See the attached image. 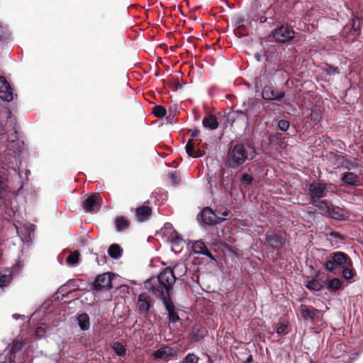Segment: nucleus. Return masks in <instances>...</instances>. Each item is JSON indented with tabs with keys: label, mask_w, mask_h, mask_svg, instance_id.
I'll return each mask as SVG.
<instances>
[{
	"label": "nucleus",
	"mask_w": 363,
	"mask_h": 363,
	"mask_svg": "<svg viewBox=\"0 0 363 363\" xmlns=\"http://www.w3.org/2000/svg\"><path fill=\"white\" fill-rule=\"evenodd\" d=\"M176 281L174 272L170 267L164 269L157 277H152L145 281V288L163 303L171 300L170 292Z\"/></svg>",
	"instance_id": "f257e3e1"
},
{
	"label": "nucleus",
	"mask_w": 363,
	"mask_h": 363,
	"mask_svg": "<svg viewBox=\"0 0 363 363\" xmlns=\"http://www.w3.org/2000/svg\"><path fill=\"white\" fill-rule=\"evenodd\" d=\"M256 155L255 147L249 143L237 144L228 153L233 167L242 164L247 160H252Z\"/></svg>",
	"instance_id": "f03ea898"
},
{
	"label": "nucleus",
	"mask_w": 363,
	"mask_h": 363,
	"mask_svg": "<svg viewBox=\"0 0 363 363\" xmlns=\"http://www.w3.org/2000/svg\"><path fill=\"white\" fill-rule=\"evenodd\" d=\"M263 109V104L257 99L248 98L242 102L241 110H237L234 114L248 123L249 121L255 118Z\"/></svg>",
	"instance_id": "7ed1b4c3"
},
{
	"label": "nucleus",
	"mask_w": 363,
	"mask_h": 363,
	"mask_svg": "<svg viewBox=\"0 0 363 363\" xmlns=\"http://www.w3.org/2000/svg\"><path fill=\"white\" fill-rule=\"evenodd\" d=\"M352 259L343 252H333L325 260L323 265L330 272H335L338 267L342 268L345 265L350 266Z\"/></svg>",
	"instance_id": "20e7f679"
},
{
	"label": "nucleus",
	"mask_w": 363,
	"mask_h": 363,
	"mask_svg": "<svg viewBox=\"0 0 363 363\" xmlns=\"http://www.w3.org/2000/svg\"><path fill=\"white\" fill-rule=\"evenodd\" d=\"M273 38L275 41L280 43H286L294 38L293 28L288 25H282L273 31Z\"/></svg>",
	"instance_id": "39448f33"
},
{
	"label": "nucleus",
	"mask_w": 363,
	"mask_h": 363,
	"mask_svg": "<svg viewBox=\"0 0 363 363\" xmlns=\"http://www.w3.org/2000/svg\"><path fill=\"white\" fill-rule=\"evenodd\" d=\"M113 274L110 272L98 275L94 282V289L102 291L111 288V282Z\"/></svg>",
	"instance_id": "423d86ee"
},
{
	"label": "nucleus",
	"mask_w": 363,
	"mask_h": 363,
	"mask_svg": "<svg viewBox=\"0 0 363 363\" xmlns=\"http://www.w3.org/2000/svg\"><path fill=\"white\" fill-rule=\"evenodd\" d=\"M325 184L321 182H313L309 185L308 196L311 202L319 200L325 196Z\"/></svg>",
	"instance_id": "0eeeda50"
},
{
	"label": "nucleus",
	"mask_w": 363,
	"mask_h": 363,
	"mask_svg": "<svg viewBox=\"0 0 363 363\" xmlns=\"http://www.w3.org/2000/svg\"><path fill=\"white\" fill-rule=\"evenodd\" d=\"M328 281L323 272H317L311 280L306 284V287L311 291H320Z\"/></svg>",
	"instance_id": "6e6552de"
},
{
	"label": "nucleus",
	"mask_w": 363,
	"mask_h": 363,
	"mask_svg": "<svg viewBox=\"0 0 363 363\" xmlns=\"http://www.w3.org/2000/svg\"><path fill=\"white\" fill-rule=\"evenodd\" d=\"M179 350L177 347H171L168 345L163 346L152 353L155 359H168L178 355Z\"/></svg>",
	"instance_id": "1a4fd4ad"
},
{
	"label": "nucleus",
	"mask_w": 363,
	"mask_h": 363,
	"mask_svg": "<svg viewBox=\"0 0 363 363\" xmlns=\"http://www.w3.org/2000/svg\"><path fill=\"white\" fill-rule=\"evenodd\" d=\"M152 306V301L150 296L146 293H142L138 296V308L139 313L147 316Z\"/></svg>",
	"instance_id": "9d476101"
},
{
	"label": "nucleus",
	"mask_w": 363,
	"mask_h": 363,
	"mask_svg": "<svg viewBox=\"0 0 363 363\" xmlns=\"http://www.w3.org/2000/svg\"><path fill=\"white\" fill-rule=\"evenodd\" d=\"M200 216L204 223L211 225L220 223L225 220V218L218 217L209 208H204L201 212Z\"/></svg>",
	"instance_id": "9b49d317"
},
{
	"label": "nucleus",
	"mask_w": 363,
	"mask_h": 363,
	"mask_svg": "<svg viewBox=\"0 0 363 363\" xmlns=\"http://www.w3.org/2000/svg\"><path fill=\"white\" fill-rule=\"evenodd\" d=\"M266 242L274 249H280L285 244V238L280 233H267L266 234Z\"/></svg>",
	"instance_id": "f8f14e48"
},
{
	"label": "nucleus",
	"mask_w": 363,
	"mask_h": 363,
	"mask_svg": "<svg viewBox=\"0 0 363 363\" xmlns=\"http://www.w3.org/2000/svg\"><path fill=\"white\" fill-rule=\"evenodd\" d=\"M0 98L6 101L13 100V89L4 77L0 76Z\"/></svg>",
	"instance_id": "ddd939ff"
},
{
	"label": "nucleus",
	"mask_w": 363,
	"mask_h": 363,
	"mask_svg": "<svg viewBox=\"0 0 363 363\" xmlns=\"http://www.w3.org/2000/svg\"><path fill=\"white\" fill-rule=\"evenodd\" d=\"M262 98L264 100H277L279 101L284 98L285 93L282 91H278L273 89L270 86H265L262 92Z\"/></svg>",
	"instance_id": "4468645a"
},
{
	"label": "nucleus",
	"mask_w": 363,
	"mask_h": 363,
	"mask_svg": "<svg viewBox=\"0 0 363 363\" xmlns=\"http://www.w3.org/2000/svg\"><path fill=\"white\" fill-rule=\"evenodd\" d=\"M100 201L101 199L99 194H93L84 201L82 203L83 208L86 212H91L95 210Z\"/></svg>",
	"instance_id": "2eb2a0df"
},
{
	"label": "nucleus",
	"mask_w": 363,
	"mask_h": 363,
	"mask_svg": "<svg viewBox=\"0 0 363 363\" xmlns=\"http://www.w3.org/2000/svg\"><path fill=\"white\" fill-rule=\"evenodd\" d=\"M349 216L350 214L347 211L338 206H331L329 213L326 216L335 220H345L349 218Z\"/></svg>",
	"instance_id": "dca6fc26"
},
{
	"label": "nucleus",
	"mask_w": 363,
	"mask_h": 363,
	"mask_svg": "<svg viewBox=\"0 0 363 363\" xmlns=\"http://www.w3.org/2000/svg\"><path fill=\"white\" fill-rule=\"evenodd\" d=\"M301 315L305 320H310L313 322L318 317L320 311L319 310L313 308L304 306L301 310Z\"/></svg>",
	"instance_id": "f3484780"
},
{
	"label": "nucleus",
	"mask_w": 363,
	"mask_h": 363,
	"mask_svg": "<svg viewBox=\"0 0 363 363\" xmlns=\"http://www.w3.org/2000/svg\"><path fill=\"white\" fill-rule=\"evenodd\" d=\"M342 181L345 184L351 186H358L360 184L359 176L352 172L345 173L342 177Z\"/></svg>",
	"instance_id": "a211bd4d"
},
{
	"label": "nucleus",
	"mask_w": 363,
	"mask_h": 363,
	"mask_svg": "<svg viewBox=\"0 0 363 363\" xmlns=\"http://www.w3.org/2000/svg\"><path fill=\"white\" fill-rule=\"evenodd\" d=\"M192 249L196 254H201L208 257H212L211 253L208 251L205 244L201 240L195 241L193 243Z\"/></svg>",
	"instance_id": "6ab92c4d"
},
{
	"label": "nucleus",
	"mask_w": 363,
	"mask_h": 363,
	"mask_svg": "<svg viewBox=\"0 0 363 363\" xmlns=\"http://www.w3.org/2000/svg\"><path fill=\"white\" fill-rule=\"evenodd\" d=\"M167 313L169 322L176 323L179 320V317L178 314L174 311V306L172 301L169 300L163 303Z\"/></svg>",
	"instance_id": "aec40b11"
},
{
	"label": "nucleus",
	"mask_w": 363,
	"mask_h": 363,
	"mask_svg": "<svg viewBox=\"0 0 363 363\" xmlns=\"http://www.w3.org/2000/svg\"><path fill=\"white\" fill-rule=\"evenodd\" d=\"M312 204L314 207H315L316 210L323 216H327L331 207V206L325 200H317L312 202Z\"/></svg>",
	"instance_id": "412c9836"
},
{
	"label": "nucleus",
	"mask_w": 363,
	"mask_h": 363,
	"mask_svg": "<svg viewBox=\"0 0 363 363\" xmlns=\"http://www.w3.org/2000/svg\"><path fill=\"white\" fill-rule=\"evenodd\" d=\"M151 213H152V210L148 206H143L138 207L136 208V215H137L138 219L140 221L143 222L145 220H147L149 218V217L150 216Z\"/></svg>",
	"instance_id": "4be33fe9"
},
{
	"label": "nucleus",
	"mask_w": 363,
	"mask_h": 363,
	"mask_svg": "<svg viewBox=\"0 0 363 363\" xmlns=\"http://www.w3.org/2000/svg\"><path fill=\"white\" fill-rule=\"evenodd\" d=\"M203 127L211 130H216L218 127V121L214 115H209L203 118L202 121Z\"/></svg>",
	"instance_id": "5701e85b"
},
{
	"label": "nucleus",
	"mask_w": 363,
	"mask_h": 363,
	"mask_svg": "<svg viewBox=\"0 0 363 363\" xmlns=\"http://www.w3.org/2000/svg\"><path fill=\"white\" fill-rule=\"evenodd\" d=\"M342 269L340 275L342 278H344L345 280H351L354 278V275L356 274V271L354 269L353 267V262L351 261L350 266L345 265Z\"/></svg>",
	"instance_id": "b1692460"
},
{
	"label": "nucleus",
	"mask_w": 363,
	"mask_h": 363,
	"mask_svg": "<svg viewBox=\"0 0 363 363\" xmlns=\"http://www.w3.org/2000/svg\"><path fill=\"white\" fill-rule=\"evenodd\" d=\"M78 325L81 330H88L90 328V319L88 314L83 313L77 316Z\"/></svg>",
	"instance_id": "393cba45"
},
{
	"label": "nucleus",
	"mask_w": 363,
	"mask_h": 363,
	"mask_svg": "<svg viewBox=\"0 0 363 363\" xmlns=\"http://www.w3.org/2000/svg\"><path fill=\"white\" fill-rule=\"evenodd\" d=\"M108 255L115 259H117L121 257L122 250L119 245L112 244L108 250Z\"/></svg>",
	"instance_id": "a878e982"
},
{
	"label": "nucleus",
	"mask_w": 363,
	"mask_h": 363,
	"mask_svg": "<svg viewBox=\"0 0 363 363\" xmlns=\"http://www.w3.org/2000/svg\"><path fill=\"white\" fill-rule=\"evenodd\" d=\"M342 282L338 278H333L328 281L327 289L331 292H335L342 288Z\"/></svg>",
	"instance_id": "bb28decb"
},
{
	"label": "nucleus",
	"mask_w": 363,
	"mask_h": 363,
	"mask_svg": "<svg viewBox=\"0 0 363 363\" xmlns=\"http://www.w3.org/2000/svg\"><path fill=\"white\" fill-rule=\"evenodd\" d=\"M116 228L117 232H121L129 226V222L125 217L119 216L116 219Z\"/></svg>",
	"instance_id": "cd10ccee"
},
{
	"label": "nucleus",
	"mask_w": 363,
	"mask_h": 363,
	"mask_svg": "<svg viewBox=\"0 0 363 363\" xmlns=\"http://www.w3.org/2000/svg\"><path fill=\"white\" fill-rule=\"evenodd\" d=\"M321 118V112L317 108H313L311 111L310 119L313 125L318 124Z\"/></svg>",
	"instance_id": "c85d7f7f"
},
{
	"label": "nucleus",
	"mask_w": 363,
	"mask_h": 363,
	"mask_svg": "<svg viewBox=\"0 0 363 363\" xmlns=\"http://www.w3.org/2000/svg\"><path fill=\"white\" fill-rule=\"evenodd\" d=\"M276 333L278 335H284L289 333V324L286 323H278L276 326Z\"/></svg>",
	"instance_id": "c756f323"
},
{
	"label": "nucleus",
	"mask_w": 363,
	"mask_h": 363,
	"mask_svg": "<svg viewBox=\"0 0 363 363\" xmlns=\"http://www.w3.org/2000/svg\"><path fill=\"white\" fill-rule=\"evenodd\" d=\"M79 257V253L77 251H74L69 255L66 262L69 265L73 266L78 263Z\"/></svg>",
	"instance_id": "7c9ffc66"
},
{
	"label": "nucleus",
	"mask_w": 363,
	"mask_h": 363,
	"mask_svg": "<svg viewBox=\"0 0 363 363\" xmlns=\"http://www.w3.org/2000/svg\"><path fill=\"white\" fill-rule=\"evenodd\" d=\"M173 272H174V277L177 278V275L179 277L184 276L186 272V267L184 264H176L173 269H172Z\"/></svg>",
	"instance_id": "2f4dec72"
},
{
	"label": "nucleus",
	"mask_w": 363,
	"mask_h": 363,
	"mask_svg": "<svg viewBox=\"0 0 363 363\" xmlns=\"http://www.w3.org/2000/svg\"><path fill=\"white\" fill-rule=\"evenodd\" d=\"M112 349L118 356H123L125 354V349L124 346L118 342H113Z\"/></svg>",
	"instance_id": "473e14b6"
},
{
	"label": "nucleus",
	"mask_w": 363,
	"mask_h": 363,
	"mask_svg": "<svg viewBox=\"0 0 363 363\" xmlns=\"http://www.w3.org/2000/svg\"><path fill=\"white\" fill-rule=\"evenodd\" d=\"M199 357L194 353H189L183 358L182 363H198Z\"/></svg>",
	"instance_id": "72a5a7b5"
},
{
	"label": "nucleus",
	"mask_w": 363,
	"mask_h": 363,
	"mask_svg": "<svg viewBox=\"0 0 363 363\" xmlns=\"http://www.w3.org/2000/svg\"><path fill=\"white\" fill-rule=\"evenodd\" d=\"M152 113L155 116L158 118H162L166 115L167 111L166 108L160 105H157L153 108Z\"/></svg>",
	"instance_id": "f704fd0d"
},
{
	"label": "nucleus",
	"mask_w": 363,
	"mask_h": 363,
	"mask_svg": "<svg viewBox=\"0 0 363 363\" xmlns=\"http://www.w3.org/2000/svg\"><path fill=\"white\" fill-rule=\"evenodd\" d=\"M184 242L182 236L178 235L175 231L173 232V235L171 236V243L173 246H180Z\"/></svg>",
	"instance_id": "c9c22d12"
},
{
	"label": "nucleus",
	"mask_w": 363,
	"mask_h": 363,
	"mask_svg": "<svg viewBox=\"0 0 363 363\" xmlns=\"http://www.w3.org/2000/svg\"><path fill=\"white\" fill-rule=\"evenodd\" d=\"M7 190L6 182L4 177H0V199H2Z\"/></svg>",
	"instance_id": "e433bc0d"
},
{
	"label": "nucleus",
	"mask_w": 363,
	"mask_h": 363,
	"mask_svg": "<svg viewBox=\"0 0 363 363\" xmlns=\"http://www.w3.org/2000/svg\"><path fill=\"white\" fill-rule=\"evenodd\" d=\"M13 159H15V157L11 155H9L8 157L6 156L5 157V161L3 162L4 165L6 166L9 169H15V167L13 164Z\"/></svg>",
	"instance_id": "4c0bfd02"
},
{
	"label": "nucleus",
	"mask_w": 363,
	"mask_h": 363,
	"mask_svg": "<svg viewBox=\"0 0 363 363\" xmlns=\"http://www.w3.org/2000/svg\"><path fill=\"white\" fill-rule=\"evenodd\" d=\"M186 152L188 154L189 156L191 157L192 154L194 153V143L192 140H189L185 147Z\"/></svg>",
	"instance_id": "58836bf2"
},
{
	"label": "nucleus",
	"mask_w": 363,
	"mask_h": 363,
	"mask_svg": "<svg viewBox=\"0 0 363 363\" xmlns=\"http://www.w3.org/2000/svg\"><path fill=\"white\" fill-rule=\"evenodd\" d=\"M252 180H253L252 177L247 173H245L242 175L241 181L243 184H245L247 186L251 184L252 182Z\"/></svg>",
	"instance_id": "ea45409f"
},
{
	"label": "nucleus",
	"mask_w": 363,
	"mask_h": 363,
	"mask_svg": "<svg viewBox=\"0 0 363 363\" xmlns=\"http://www.w3.org/2000/svg\"><path fill=\"white\" fill-rule=\"evenodd\" d=\"M278 127L282 131H286L289 128V122L286 120H280L278 122Z\"/></svg>",
	"instance_id": "a19ab883"
},
{
	"label": "nucleus",
	"mask_w": 363,
	"mask_h": 363,
	"mask_svg": "<svg viewBox=\"0 0 363 363\" xmlns=\"http://www.w3.org/2000/svg\"><path fill=\"white\" fill-rule=\"evenodd\" d=\"M11 280V277L6 274H0V287H3Z\"/></svg>",
	"instance_id": "79ce46f5"
},
{
	"label": "nucleus",
	"mask_w": 363,
	"mask_h": 363,
	"mask_svg": "<svg viewBox=\"0 0 363 363\" xmlns=\"http://www.w3.org/2000/svg\"><path fill=\"white\" fill-rule=\"evenodd\" d=\"M329 237L330 238H334L336 240H343V236L338 232L336 231H332L329 233Z\"/></svg>",
	"instance_id": "37998d69"
},
{
	"label": "nucleus",
	"mask_w": 363,
	"mask_h": 363,
	"mask_svg": "<svg viewBox=\"0 0 363 363\" xmlns=\"http://www.w3.org/2000/svg\"><path fill=\"white\" fill-rule=\"evenodd\" d=\"M169 179L171 181V183L172 184L177 185V184H179V179H178L177 176L175 174H174V173L169 174Z\"/></svg>",
	"instance_id": "c03bdc74"
},
{
	"label": "nucleus",
	"mask_w": 363,
	"mask_h": 363,
	"mask_svg": "<svg viewBox=\"0 0 363 363\" xmlns=\"http://www.w3.org/2000/svg\"><path fill=\"white\" fill-rule=\"evenodd\" d=\"M45 333L44 329L41 327H38L36 330V335L39 337L43 336Z\"/></svg>",
	"instance_id": "a18cd8bd"
},
{
	"label": "nucleus",
	"mask_w": 363,
	"mask_h": 363,
	"mask_svg": "<svg viewBox=\"0 0 363 363\" xmlns=\"http://www.w3.org/2000/svg\"><path fill=\"white\" fill-rule=\"evenodd\" d=\"M203 156V152L202 151L198 150L195 152H194V153L192 154V157H202Z\"/></svg>",
	"instance_id": "49530a36"
},
{
	"label": "nucleus",
	"mask_w": 363,
	"mask_h": 363,
	"mask_svg": "<svg viewBox=\"0 0 363 363\" xmlns=\"http://www.w3.org/2000/svg\"><path fill=\"white\" fill-rule=\"evenodd\" d=\"M0 363H15L14 357H12L11 355L9 357V362H3Z\"/></svg>",
	"instance_id": "de8ad7c7"
},
{
	"label": "nucleus",
	"mask_w": 363,
	"mask_h": 363,
	"mask_svg": "<svg viewBox=\"0 0 363 363\" xmlns=\"http://www.w3.org/2000/svg\"><path fill=\"white\" fill-rule=\"evenodd\" d=\"M4 129L1 126H0V136H1V138H3L4 137Z\"/></svg>",
	"instance_id": "09e8293b"
},
{
	"label": "nucleus",
	"mask_w": 363,
	"mask_h": 363,
	"mask_svg": "<svg viewBox=\"0 0 363 363\" xmlns=\"http://www.w3.org/2000/svg\"><path fill=\"white\" fill-rule=\"evenodd\" d=\"M199 133H200L199 130H194L192 133L191 136L194 137V138H196V137H197L199 135Z\"/></svg>",
	"instance_id": "8fccbe9b"
},
{
	"label": "nucleus",
	"mask_w": 363,
	"mask_h": 363,
	"mask_svg": "<svg viewBox=\"0 0 363 363\" xmlns=\"http://www.w3.org/2000/svg\"><path fill=\"white\" fill-rule=\"evenodd\" d=\"M352 28L354 31H357L359 30V25H356V23L354 22V23L352 25Z\"/></svg>",
	"instance_id": "3c124183"
},
{
	"label": "nucleus",
	"mask_w": 363,
	"mask_h": 363,
	"mask_svg": "<svg viewBox=\"0 0 363 363\" xmlns=\"http://www.w3.org/2000/svg\"><path fill=\"white\" fill-rule=\"evenodd\" d=\"M255 57L256 58V60L257 61H259V62L261 61V55L259 53H256L255 55Z\"/></svg>",
	"instance_id": "603ef678"
},
{
	"label": "nucleus",
	"mask_w": 363,
	"mask_h": 363,
	"mask_svg": "<svg viewBox=\"0 0 363 363\" xmlns=\"http://www.w3.org/2000/svg\"><path fill=\"white\" fill-rule=\"evenodd\" d=\"M12 317L13 318L18 320L21 317V315L19 314L15 313L12 315Z\"/></svg>",
	"instance_id": "864d4df0"
},
{
	"label": "nucleus",
	"mask_w": 363,
	"mask_h": 363,
	"mask_svg": "<svg viewBox=\"0 0 363 363\" xmlns=\"http://www.w3.org/2000/svg\"><path fill=\"white\" fill-rule=\"evenodd\" d=\"M172 225L170 223H166L165 224V228L166 229H172Z\"/></svg>",
	"instance_id": "5fc2aeb1"
},
{
	"label": "nucleus",
	"mask_w": 363,
	"mask_h": 363,
	"mask_svg": "<svg viewBox=\"0 0 363 363\" xmlns=\"http://www.w3.org/2000/svg\"><path fill=\"white\" fill-rule=\"evenodd\" d=\"M229 213H230L229 211H225L224 212L222 213V216H227L229 215Z\"/></svg>",
	"instance_id": "6e6d98bb"
},
{
	"label": "nucleus",
	"mask_w": 363,
	"mask_h": 363,
	"mask_svg": "<svg viewBox=\"0 0 363 363\" xmlns=\"http://www.w3.org/2000/svg\"><path fill=\"white\" fill-rule=\"evenodd\" d=\"M16 230H17V233H19V230L18 228H16Z\"/></svg>",
	"instance_id": "4d7b16f0"
},
{
	"label": "nucleus",
	"mask_w": 363,
	"mask_h": 363,
	"mask_svg": "<svg viewBox=\"0 0 363 363\" xmlns=\"http://www.w3.org/2000/svg\"><path fill=\"white\" fill-rule=\"evenodd\" d=\"M31 231L28 232L29 236H30Z\"/></svg>",
	"instance_id": "13d9d810"
},
{
	"label": "nucleus",
	"mask_w": 363,
	"mask_h": 363,
	"mask_svg": "<svg viewBox=\"0 0 363 363\" xmlns=\"http://www.w3.org/2000/svg\"><path fill=\"white\" fill-rule=\"evenodd\" d=\"M362 152L363 153V146H362Z\"/></svg>",
	"instance_id": "bf43d9fd"
}]
</instances>
